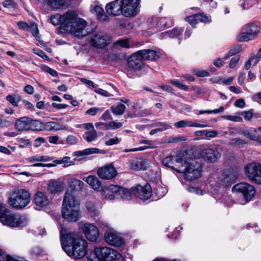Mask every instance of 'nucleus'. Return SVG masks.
I'll use <instances>...</instances> for the list:
<instances>
[{"label":"nucleus","instance_id":"nucleus-21","mask_svg":"<svg viewBox=\"0 0 261 261\" xmlns=\"http://www.w3.org/2000/svg\"><path fill=\"white\" fill-rule=\"evenodd\" d=\"M70 12L71 10H68L63 15L56 14L54 15H51L50 16L51 23L54 25L61 24V28L64 30V24H65L68 20V18L70 16H72L71 15H70Z\"/></svg>","mask_w":261,"mask_h":261},{"label":"nucleus","instance_id":"nucleus-20","mask_svg":"<svg viewBox=\"0 0 261 261\" xmlns=\"http://www.w3.org/2000/svg\"><path fill=\"white\" fill-rule=\"evenodd\" d=\"M182 162V159L180 156L174 155L167 156L164 158L162 161V163L164 166L171 168L176 171H177L176 169H178V167H180V166L175 165V163L181 164Z\"/></svg>","mask_w":261,"mask_h":261},{"label":"nucleus","instance_id":"nucleus-26","mask_svg":"<svg viewBox=\"0 0 261 261\" xmlns=\"http://www.w3.org/2000/svg\"><path fill=\"white\" fill-rule=\"evenodd\" d=\"M34 201L36 205L40 207L45 206L49 203V201L46 194L41 192H38L36 193Z\"/></svg>","mask_w":261,"mask_h":261},{"label":"nucleus","instance_id":"nucleus-37","mask_svg":"<svg viewBox=\"0 0 261 261\" xmlns=\"http://www.w3.org/2000/svg\"><path fill=\"white\" fill-rule=\"evenodd\" d=\"M6 99L14 107H17L19 101L21 100L20 96L16 94H9L6 97Z\"/></svg>","mask_w":261,"mask_h":261},{"label":"nucleus","instance_id":"nucleus-42","mask_svg":"<svg viewBox=\"0 0 261 261\" xmlns=\"http://www.w3.org/2000/svg\"><path fill=\"white\" fill-rule=\"evenodd\" d=\"M241 48V47L239 45L234 46H233L230 50H229V53L225 56V57L223 58L224 60L228 59L230 57L235 55L236 54L239 53Z\"/></svg>","mask_w":261,"mask_h":261},{"label":"nucleus","instance_id":"nucleus-43","mask_svg":"<svg viewBox=\"0 0 261 261\" xmlns=\"http://www.w3.org/2000/svg\"><path fill=\"white\" fill-rule=\"evenodd\" d=\"M59 124L53 121H49L44 123V126L47 130H57L59 129L58 127Z\"/></svg>","mask_w":261,"mask_h":261},{"label":"nucleus","instance_id":"nucleus-63","mask_svg":"<svg viewBox=\"0 0 261 261\" xmlns=\"http://www.w3.org/2000/svg\"><path fill=\"white\" fill-rule=\"evenodd\" d=\"M234 105L236 107L238 108H244L245 106V102L244 99L243 98H239L237 99L234 103Z\"/></svg>","mask_w":261,"mask_h":261},{"label":"nucleus","instance_id":"nucleus-47","mask_svg":"<svg viewBox=\"0 0 261 261\" xmlns=\"http://www.w3.org/2000/svg\"><path fill=\"white\" fill-rule=\"evenodd\" d=\"M32 34V35L36 37L39 33V30L38 28L37 24L35 22H32L29 25V30Z\"/></svg>","mask_w":261,"mask_h":261},{"label":"nucleus","instance_id":"nucleus-58","mask_svg":"<svg viewBox=\"0 0 261 261\" xmlns=\"http://www.w3.org/2000/svg\"><path fill=\"white\" fill-rule=\"evenodd\" d=\"M17 26L20 29L24 31H29V25L24 21H19L17 22Z\"/></svg>","mask_w":261,"mask_h":261},{"label":"nucleus","instance_id":"nucleus-23","mask_svg":"<svg viewBox=\"0 0 261 261\" xmlns=\"http://www.w3.org/2000/svg\"><path fill=\"white\" fill-rule=\"evenodd\" d=\"M148 24L150 28H155L161 30L167 25L166 19L165 17H152L148 20Z\"/></svg>","mask_w":261,"mask_h":261},{"label":"nucleus","instance_id":"nucleus-55","mask_svg":"<svg viewBox=\"0 0 261 261\" xmlns=\"http://www.w3.org/2000/svg\"><path fill=\"white\" fill-rule=\"evenodd\" d=\"M120 139L117 137L110 139L105 142V144L107 146H111L115 144H117L119 143Z\"/></svg>","mask_w":261,"mask_h":261},{"label":"nucleus","instance_id":"nucleus-61","mask_svg":"<svg viewBox=\"0 0 261 261\" xmlns=\"http://www.w3.org/2000/svg\"><path fill=\"white\" fill-rule=\"evenodd\" d=\"M100 118L105 121L112 119L110 111L109 110H107L105 111L101 116Z\"/></svg>","mask_w":261,"mask_h":261},{"label":"nucleus","instance_id":"nucleus-13","mask_svg":"<svg viewBox=\"0 0 261 261\" xmlns=\"http://www.w3.org/2000/svg\"><path fill=\"white\" fill-rule=\"evenodd\" d=\"M123 15L126 17L136 15L139 9L140 0H122Z\"/></svg>","mask_w":261,"mask_h":261},{"label":"nucleus","instance_id":"nucleus-14","mask_svg":"<svg viewBox=\"0 0 261 261\" xmlns=\"http://www.w3.org/2000/svg\"><path fill=\"white\" fill-rule=\"evenodd\" d=\"M130 192L131 193V198L132 197V194H133L142 200L149 199L152 194L151 187L148 184L143 187L138 185L136 187H132Z\"/></svg>","mask_w":261,"mask_h":261},{"label":"nucleus","instance_id":"nucleus-46","mask_svg":"<svg viewBox=\"0 0 261 261\" xmlns=\"http://www.w3.org/2000/svg\"><path fill=\"white\" fill-rule=\"evenodd\" d=\"M192 72L198 77H206L210 75L207 71L198 69H192Z\"/></svg>","mask_w":261,"mask_h":261},{"label":"nucleus","instance_id":"nucleus-32","mask_svg":"<svg viewBox=\"0 0 261 261\" xmlns=\"http://www.w3.org/2000/svg\"><path fill=\"white\" fill-rule=\"evenodd\" d=\"M106 153V151L103 150H99L97 148H87L83 150V151H79L75 152V154L78 156H82L86 155H89L94 153H101L104 154Z\"/></svg>","mask_w":261,"mask_h":261},{"label":"nucleus","instance_id":"nucleus-60","mask_svg":"<svg viewBox=\"0 0 261 261\" xmlns=\"http://www.w3.org/2000/svg\"><path fill=\"white\" fill-rule=\"evenodd\" d=\"M241 115H242L244 118L247 120H250L253 116V114L251 110L242 112Z\"/></svg>","mask_w":261,"mask_h":261},{"label":"nucleus","instance_id":"nucleus-2","mask_svg":"<svg viewBox=\"0 0 261 261\" xmlns=\"http://www.w3.org/2000/svg\"><path fill=\"white\" fill-rule=\"evenodd\" d=\"M80 203L71 193L66 192L63 201L62 214L68 222H75L81 217Z\"/></svg>","mask_w":261,"mask_h":261},{"label":"nucleus","instance_id":"nucleus-19","mask_svg":"<svg viewBox=\"0 0 261 261\" xmlns=\"http://www.w3.org/2000/svg\"><path fill=\"white\" fill-rule=\"evenodd\" d=\"M117 172L112 164L99 168L97 171L98 176L103 179H111L117 175Z\"/></svg>","mask_w":261,"mask_h":261},{"label":"nucleus","instance_id":"nucleus-49","mask_svg":"<svg viewBox=\"0 0 261 261\" xmlns=\"http://www.w3.org/2000/svg\"><path fill=\"white\" fill-rule=\"evenodd\" d=\"M233 178L229 175H226L222 181V185L224 187H227L231 185L233 182Z\"/></svg>","mask_w":261,"mask_h":261},{"label":"nucleus","instance_id":"nucleus-8","mask_svg":"<svg viewBox=\"0 0 261 261\" xmlns=\"http://www.w3.org/2000/svg\"><path fill=\"white\" fill-rule=\"evenodd\" d=\"M232 191L241 194L243 196L246 202L250 201L255 195V188L247 182H240L232 188Z\"/></svg>","mask_w":261,"mask_h":261},{"label":"nucleus","instance_id":"nucleus-27","mask_svg":"<svg viewBox=\"0 0 261 261\" xmlns=\"http://www.w3.org/2000/svg\"><path fill=\"white\" fill-rule=\"evenodd\" d=\"M174 126L177 128L186 127H205L207 126V124H201L196 122H193L188 120H182L174 123Z\"/></svg>","mask_w":261,"mask_h":261},{"label":"nucleus","instance_id":"nucleus-30","mask_svg":"<svg viewBox=\"0 0 261 261\" xmlns=\"http://www.w3.org/2000/svg\"><path fill=\"white\" fill-rule=\"evenodd\" d=\"M69 188L73 191H81L84 187V182L76 178H71L68 181Z\"/></svg>","mask_w":261,"mask_h":261},{"label":"nucleus","instance_id":"nucleus-17","mask_svg":"<svg viewBox=\"0 0 261 261\" xmlns=\"http://www.w3.org/2000/svg\"><path fill=\"white\" fill-rule=\"evenodd\" d=\"M122 4V0H115L108 4L106 6L107 13L115 16L123 15V10Z\"/></svg>","mask_w":261,"mask_h":261},{"label":"nucleus","instance_id":"nucleus-41","mask_svg":"<svg viewBox=\"0 0 261 261\" xmlns=\"http://www.w3.org/2000/svg\"><path fill=\"white\" fill-rule=\"evenodd\" d=\"M160 126H161L160 128H158L155 129H152L150 133L149 134L150 135H153L156 133H158L159 132H162L164 130H166L169 127H170V125L166 123H160Z\"/></svg>","mask_w":261,"mask_h":261},{"label":"nucleus","instance_id":"nucleus-24","mask_svg":"<svg viewBox=\"0 0 261 261\" xmlns=\"http://www.w3.org/2000/svg\"><path fill=\"white\" fill-rule=\"evenodd\" d=\"M104 237L106 242L113 246H119L124 243L121 237L112 232H106Z\"/></svg>","mask_w":261,"mask_h":261},{"label":"nucleus","instance_id":"nucleus-9","mask_svg":"<svg viewBox=\"0 0 261 261\" xmlns=\"http://www.w3.org/2000/svg\"><path fill=\"white\" fill-rule=\"evenodd\" d=\"M260 31L259 27L254 23L246 25L243 32L238 36L240 41H247L255 38Z\"/></svg>","mask_w":261,"mask_h":261},{"label":"nucleus","instance_id":"nucleus-22","mask_svg":"<svg viewBox=\"0 0 261 261\" xmlns=\"http://www.w3.org/2000/svg\"><path fill=\"white\" fill-rule=\"evenodd\" d=\"M54 9H66L70 5L69 0H39Z\"/></svg>","mask_w":261,"mask_h":261},{"label":"nucleus","instance_id":"nucleus-4","mask_svg":"<svg viewBox=\"0 0 261 261\" xmlns=\"http://www.w3.org/2000/svg\"><path fill=\"white\" fill-rule=\"evenodd\" d=\"M0 221L5 225L13 227L22 226L24 219L20 215L14 214L0 203Z\"/></svg>","mask_w":261,"mask_h":261},{"label":"nucleus","instance_id":"nucleus-48","mask_svg":"<svg viewBox=\"0 0 261 261\" xmlns=\"http://www.w3.org/2000/svg\"><path fill=\"white\" fill-rule=\"evenodd\" d=\"M233 178L229 175H226L222 181V185L224 187H227L231 185L233 182Z\"/></svg>","mask_w":261,"mask_h":261},{"label":"nucleus","instance_id":"nucleus-35","mask_svg":"<svg viewBox=\"0 0 261 261\" xmlns=\"http://www.w3.org/2000/svg\"><path fill=\"white\" fill-rule=\"evenodd\" d=\"M147 167L146 162L140 159L131 163V168L135 170H145Z\"/></svg>","mask_w":261,"mask_h":261},{"label":"nucleus","instance_id":"nucleus-51","mask_svg":"<svg viewBox=\"0 0 261 261\" xmlns=\"http://www.w3.org/2000/svg\"><path fill=\"white\" fill-rule=\"evenodd\" d=\"M223 118L234 122H242L243 121V118L238 116L225 115Z\"/></svg>","mask_w":261,"mask_h":261},{"label":"nucleus","instance_id":"nucleus-56","mask_svg":"<svg viewBox=\"0 0 261 261\" xmlns=\"http://www.w3.org/2000/svg\"><path fill=\"white\" fill-rule=\"evenodd\" d=\"M240 57L239 56H235L232 58L229 63V67L231 68H234L237 66Z\"/></svg>","mask_w":261,"mask_h":261},{"label":"nucleus","instance_id":"nucleus-36","mask_svg":"<svg viewBox=\"0 0 261 261\" xmlns=\"http://www.w3.org/2000/svg\"><path fill=\"white\" fill-rule=\"evenodd\" d=\"M183 31V29L179 28L177 29L175 28L172 29L171 31L165 32L163 33L162 35L164 36V37H171V38H175L178 37L181 35V33Z\"/></svg>","mask_w":261,"mask_h":261},{"label":"nucleus","instance_id":"nucleus-34","mask_svg":"<svg viewBox=\"0 0 261 261\" xmlns=\"http://www.w3.org/2000/svg\"><path fill=\"white\" fill-rule=\"evenodd\" d=\"M94 10L96 13L97 19L102 21H108L109 20V16L105 13L103 9L96 6L94 8Z\"/></svg>","mask_w":261,"mask_h":261},{"label":"nucleus","instance_id":"nucleus-28","mask_svg":"<svg viewBox=\"0 0 261 261\" xmlns=\"http://www.w3.org/2000/svg\"><path fill=\"white\" fill-rule=\"evenodd\" d=\"M111 248L99 247L95 248V254L97 258L101 261H106L107 256L111 251Z\"/></svg>","mask_w":261,"mask_h":261},{"label":"nucleus","instance_id":"nucleus-52","mask_svg":"<svg viewBox=\"0 0 261 261\" xmlns=\"http://www.w3.org/2000/svg\"><path fill=\"white\" fill-rule=\"evenodd\" d=\"M102 109H100L96 107L91 108L88 109L86 112V114L87 115L94 116L98 112H101L102 111Z\"/></svg>","mask_w":261,"mask_h":261},{"label":"nucleus","instance_id":"nucleus-10","mask_svg":"<svg viewBox=\"0 0 261 261\" xmlns=\"http://www.w3.org/2000/svg\"><path fill=\"white\" fill-rule=\"evenodd\" d=\"M245 173L251 181L261 184V165L254 163L249 164L245 168Z\"/></svg>","mask_w":261,"mask_h":261},{"label":"nucleus","instance_id":"nucleus-3","mask_svg":"<svg viewBox=\"0 0 261 261\" xmlns=\"http://www.w3.org/2000/svg\"><path fill=\"white\" fill-rule=\"evenodd\" d=\"M70 16L64 24V31L73 34L75 37H83L87 36L89 32L86 29L87 23L82 18L78 17L76 12L71 10Z\"/></svg>","mask_w":261,"mask_h":261},{"label":"nucleus","instance_id":"nucleus-18","mask_svg":"<svg viewBox=\"0 0 261 261\" xmlns=\"http://www.w3.org/2000/svg\"><path fill=\"white\" fill-rule=\"evenodd\" d=\"M83 232L86 238L91 242L96 241L99 236V230L95 225L91 223L84 224Z\"/></svg>","mask_w":261,"mask_h":261},{"label":"nucleus","instance_id":"nucleus-15","mask_svg":"<svg viewBox=\"0 0 261 261\" xmlns=\"http://www.w3.org/2000/svg\"><path fill=\"white\" fill-rule=\"evenodd\" d=\"M199 155L200 157L208 163H215L221 156V154L218 149L215 148L202 149L199 152Z\"/></svg>","mask_w":261,"mask_h":261},{"label":"nucleus","instance_id":"nucleus-5","mask_svg":"<svg viewBox=\"0 0 261 261\" xmlns=\"http://www.w3.org/2000/svg\"><path fill=\"white\" fill-rule=\"evenodd\" d=\"M101 192L102 196L106 199H131V193L128 189L117 185L105 186L102 189Z\"/></svg>","mask_w":261,"mask_h":261},{"label":"nucleus","instance_id":"nucleus-16","mask_svg":"<svg viewBox=\"0 0 261 261\" xmlns=\"http://www.w3.org/2000/svg\"><path fill=\"white\" fill-rule=\"evenodd\" d=\"M144 60L138 51L133 54L128 58L127 64L129 68L135 70H140L144 66Z\"/></svg>","mask_w":261,"mask_h":261},{"label":"nucleus","instance_id":"nucleus-12","mask_svg":"<svg viewBox=\"0 0 261 261\" xmlns=\"http://www.w3.org/2000/svg\"><path fill=\"white\" fill-rule=\"evenodd\" d=\"M89 43L94 47L103 48L110 44V37L107 34L102 32L96 33L90 36Z\"/></svg>","mask_w":261,"mask_h":261},{"label":"nucleus","instance_id":"nucleus-44","mask_svg":"<svg viewBox=\"0 0 261 261\" xmlns=\"http://www.w3.org/2000/svg\"><path fill=\"white\" fill-rule=\"evenodd\" d=\"M170 83L175 87L185 91H187L189 89L188 86L177 80H171Z\"/></svg>","mask_w":261,"mask_h":261},{"label":"nucleus","instance_id":"nucleus-62","mask_svg":"<svg viewBox=\"0 0 261 261\" xmlns=\"http://www.w3.org/2000/svg\"><path fill=\"white\" fill-rule=\"evenodd\" d=\"M11 125V123L10 121L0 118V128L9 127Z\"/></svg>","mask_w":261,"mask_h":261},{"label":"nucleus","instance_id":"nucleus-53","mask_svg":"<svg viewBox=\"0 0 261 261\" xmlns=\"http://www.w3.org/2000/svg\"><path fill=\"white\" fill-rule=\"evenodd\" d=\"M185 19L192 26L198 23L197 21V17H196V14L187 16Z\"/></svg>","mask_w":261,"mask_h":261},{"label":"nucleus","instance_id":"nucleus-40","mask_svg":"<svg viewBox=\"0 0 261 261\" xmlns=\"http://www.w3.org/2000/svg\"><path fill=\"white\" fill-rule=\"evenodd\" d=\"M229 144L232 146L237 145L239 147H244L247 145L248 143L242 139L236 138L231 139Z\"/></svg>","mask_w":261,"mask_h":261},{"label":"nucleus","instance_id":"nucleus-11","mask_svg":"<svg viewBox=\"0 0 261 261\" xmlns=\"http://www.w3.org/2000/svg\"><path fill=\"white\" fill-rule=\"evenodd\" d=\"M40 121L33 120L29 117H23L16 120L15 124V129L19 132L29 130L30 129L39 130V128H33L34 124H39Z\"/></svg>","mask_w":261,"mask_h":261},{"label":"nucleus","instance_id":"nucleus-6","mask_svg":"<svg viewBox=\"0 0 261 261\" xmlns=\"http://www.w3.org/2000/svg\"><path fill=\"white\" fill-rule=\"evenodd\" d=\"M176 169L177 172L184 173L185 178L189 180L198 178L201 175V164L195 161H192L190 163L187 162L182 163L180 167Z\"/></svg>","mask_w":261,"mask_h":261},{"label":"nucleus","instance_id":"nucleus-50","mask_svg":"<svg viewBox=\"0 0 261 261\" xmlns=\"http://www.w3.org/2000/svg\"><path fill=\"white\" fill-rule=\"evenodd\" d=\"M196 17H197L198 22H202L205 23L210 21L208 17L203 13L196 14Z\"/></svg>","mask_w":261,"mask_h":261},{"label":"nucleus","instance_id":"nucleus-45","mask_svg":"<svg viewBox=\"0 0 261 261\" xmlns=\"http://www.w3.org/2000/svg\"><path fill=\"white\" fill-rule=\"evenodd\" d=\"M114 44L115 45H119L120 46L126 48H130L131 45L129 44L128 39H119L115 41Z\"/></svg>","mask_w":261,"mask_h":261},{"label":"nucleus","instance_id":"nucleus-59","mask_svg":"<svg viewBox=\"0 0 261 261\" xmlns=\"http://www.w3.org/2000/svg\"><path fill=\"white\" fill-rule=\"evenodd\" d=\"M122 125V124L121 122H115V121H111L109 124V128H110L112 129H115L121 127Z\"/></svg>","mask_w":261,"mask_h":261},{"label":"nucleus","instance_id":"nucleus-29","mask_svg":"<svg viewBox=\"0 0 261 261\" xmlns=\"http://www.w3.org/2000/svg\"><path fill=\"white\" fill-rule=\"evenodd\" d=\"M63 189L62 183L60 181L51 179L48 184L47 190L51 193H55L61 191Z\"/></svg>","mask_w":261,"mask_h":261},{"label":"nucleus","instance_id":"nucleus-33","mask_svg":"<svg viewBox=\"0 0 261 261\" xmlns=\"http://www.w3.org/2000/svg\"><path fill=\"white\" fill-rule=\"evenodd\" d=\"M123 257L117 250L112 249L106 261H122Z\"/></svg>","mask_w":261,"mask_h":261},{"label":"nucleus","instance_id":"nucleus-54","mask_svg":"<svg viewBox=\"0 0 261 261\" xmlns=\"http://www.w3.org/2000/svg\"><path fill=\"white\" fill-rule=\"evenodd\" d=\"M218 132L216 130H205V139H208L209 138H215L218 136Z\"/></svg>","mask_w":261,"mask_h":261},{"label":"nucleus","instance_id":"nucleus-39","mask_svg":"<svg viewBox=\"0 0 261 261\" xmlns=\"http://www.w3.org/2000/svg\"><path fill=\"white\" fill-rule=\"evenodd\" d=\"M111 109L114 115H121L124 113L126 107L124 105L120 103L116 107H111Z\"/></svg>","mask_w":261,"mask_h":261},{"label":"nucleus","instance_id":"nucleus-1","mask_svg":"<svg viewBox=\"0 0 261 261\" xmlns=\"http://www.w3.org/2000/svg\"><path fill=\"white\" fill-rule=\"evenodd\" d=\"M61 242L63 249L69 256L80 259L87 253V242L75 232L67 233L62 228L61 230Z\"/></svg>","mask_w":261,"mask_h":261},{"label":"nucleus","instance_id":"nucleus-7","mask_svg":"<svg viewBox=\"0 0 261 261\" xmlns=\"http://www.w3.org/2000/svg\"><path fill=\"white\" fill-rule=\"evenodd\" d=\"M30 193L23 189H20L13 193L9 198V203L13 207L21 209L25 207L30 202Z\"/></svg>","mask_w":261,"mask_h":261},{"label":"nucleus","instance_id":"nucleus-38","mask_svg":"<svg viewBox=\"0 0 261 261\" xmlns=\"http://www.w3.org/2000/svg\"><path fill=\"white\" fill-rule=\"evenodd\" d=\"M83 137L88 142H92L97 137V132L95 130L86 132L83 135Z\"/></svg>","mask_w":261,"mask_h":261},{"label":"nucleus","instance_id":"nucleus-31","mask_svg":"<svg viewBox=\"0 0 261 261\" xmlns=\"http://www.w3.org/2000/svg\"><path fill=\"white\" fill-rule=\"evenodd\" d=\"M86 181L94 190H98L101 186V183L98 178L94 175H90L86 178Z\"/></svg>","mask_w":261,"mask_h":261},{"label":"nucleus","instance_id":"nucleus-25","mask_svg":"<svg viewBox=\"0 0 261 261\" xmlns=\"http://www.w3.org/2000/svg\"><path fill=\"white\" fill-rule=\"evenodd\" d=\"M139 51L142 56V59H143L144 61H154L160 58L159 53L152 49H143Z\"/></svg>","mask_w":261,"mask_h":261},{"label":"nucleus","instance_id":"nucleus-64","mask_svg":"<svg viewBox=\"0 0 261 261\" xmlns=\"http://www.w3.org/2000/svg\"><path fill=\"white\" fill-rule=\"evenodd\" d=\"M96 128H100L101 129L105 130L109 129V124L103 122H96L95 124Z\"/></svg>","mask_w":261,"mask_h":261},{"label":"nucleus","instance_id":"nucleus-57","mask_svg":"<svg viewBox=\"0 0 261 261\" xmlns=\"http://www.w3.org/2000/svg\"><path fill=\"white\" fill-rule=\"evenodd\" d=\"M43 69L44 71L49 73L51 75L53 76H57L58 75V73L56 71L53 70V69L48 66H44Z\"/></svg>","mask_w":261,"mask_h":261}]
</instances>
